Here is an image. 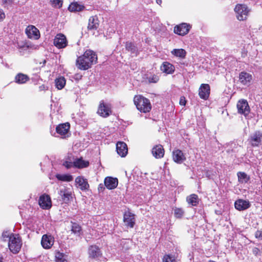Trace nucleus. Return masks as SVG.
<instances>
[{
	"label": "nucleus",
	"instance_id": "1",
	"mask_svg": "<svg viewBox=\"0 0 262 262\" xmlns=\"http://www.w3.org/2000/svg\"><path fill=\"white\" fill-rule=\"evenodd\" d=\"M97 61V56L95 52L91 50H86L82 55L76 59V65L81 70H86L91 68Z\"/></svg>",
	"mask_w": 262,
	"mask_h": 262
},
{
	"label": "nucleus",
	"instance_id": "2",
	"mask_svg": "<svg viewBox=\"0 0 262 262\" xmlns=\"http://www.w3.org/2000/svg\"><path fill=\"white\" fill-rule=\"evenodd\" d=\"M134 103L137 110L141 113H146L151 110V104L148 99L141 95H136L134 97Z\"/></svg>",
	"mask_w": 262,
	"mask_h": 262
},
{
	"label": "nucleus",
	"instance_id": "3",
	"mask_svg": "<svg viewBox=\"0 0 262 262\" xmlns=\"http://www.w3.org/2000/svg\"><path fill=\"white\" fill-rule=\"evenodd\" d=\"M236 18L239 21L246 20L251 12V9L245 4H237L234 9Z\"/></svg>",
	"mask_w": 262,
	"mask_h": 262
},
{
	"label": "nucleus",
	"instance_id": "4",
	"mask_svg": "<svg viewBox=\"0 0 262 262\" xmlns=\"http://www.w3.org/2000/svg\"><path fill=\"white\" fill-rule=\"evenodd\" d=\"M21 246V239L19 234L11 233L8 243L10 251L13 254H17L20 251Z\"/></svg>",
	"mask_w": 262,
	"mask_h": 262
},
{
	"label": "nucleus",
	"instance_id": "5",
	"mask_svg": "<svg viewBox=\"0 0 262 262\" xmlns=\"http://www.w3.org/2000/svg\"><path fill=\"white\" fill-rule=\"evenodd\" d=\"M53 45L58 49H64L67 47L68 41L63 34L58 33L55 36Z\"/></svg>",
	"mask_w": 262,
	"mask_h": 262
},
{
	"label": "nucleus",
	"instance_id": "6",
	"mask_svg": "<svg viewBox=\"0 0 262 262\" xmlns=\"http://www.w3.org/2000/svg\"><path fill=\"white\" fill-rule=\"evenodd\" d=\"M236 107L238 113L245 117L248 116L250 112V108L246 100H239L237 103Z\"/></svg>",
	"mask_w": 262,
	"mask_h": 262
},
{
	"label": "nucleus",
	"instance_id": "7",
	"mask_svg": "<svg viewBox=\"0 0 262 262\" xmlns=\"http://www.w3.org/2000/svg\"><path fill=\"white\" fill-rule=\"evenodd\" d=\"M191 28V26L189 24L182 23L174 27L173 32L179 35L184 36L189 33Z\"/></svg>",
	"mask_w": 262,
	"mask_h": 262
},
{
	"label": "nucleus",
	"instance_id": "8",
	"mask_svg": "<svg viewBox=\"0 0 262 262\" xmlns=\"http://www.w3.org/2000/svg\"><path fill=\"white\" fill-rule=\"evenodd\" d=\"M252 147H258L261 145L262 142V133L260 130H256L250 135L248 139Z\"/></svg>",
	"mask_w": 262,
	"mask_h": 262
},
{
	"label": "nucleus",
	"instance_id": "9",
	"mask_svg": "<svg viewBox=\"0 0 262 262\" xmlns=\"http://www.w3.org/2000/svg\"><path fill=\"white\" fill-rule=\"evenodd\" d=\"M97 113L102 117L106 118L112 113L111 107L101 100L99 103Z\"/></svg>",
	"mask_w": 262,
	"mask_h": 262
},
{
	"label": "nucleus",
	"instance_id": "10",
	"mask_svg": "<svg viewBox=\"0 0 262 262\" xmlns=\"http://www.w3.org/2000/svg\"><path fill=\"white\" fill-rule=\"evenodd\" d=\"M123 222L126 227L134 228L136 223L135 214L129 210L125 211L123 214Z\"/></svg>",
	"mask_w": 262,
	"mask_h": 262
},
{
	"label": "nucleus",
	"instance_id": "11",
	"mask_svg": "<svg viewBox=\"0 0 262 262\" xmlns=\"http://www.w3.org/2000/svg\"><path fill=\"white\" fill-rule=\"evenodd\" d=\"M100 21L97 15L91 16L89 19L87 30L88 31H95L99 27Z\"/></svg>",
	"mask_w": 262,
	"mask_h": 262
},
{
	"label": "nucleus",
	"instance_id": "12",
	"mask_svg": "<svg viewBox=\"0 0 262 262\" xmlns=\"http://www.w3.org/2000/svg\"><path fill=\"white\" fill-rule=\"evenodd\" d=\"M239 81L244 85H249L251 84L252 80V75L245 71H242L239 74Z\"/></svg>",
	"mask_w": 262,
	"mask_h": 262
},
{
	"label": "nucleus",
	"instance_id": "13",
	"mask_svg": "<svg viewBox=\"0 0 262 262\" xmlns=\"http://www.w3.org/2000/svg\"><path fill=\"white\" fill-rule=\"evenodd\" d=\"M210 88L208 84H202L199 90V95L201 99L207 100L209 97Z\"/></svg>",
	"mask_w": 262,
	"mask_h": 262
},
{
	"label": "nucleus",
	"instance_id": "14",
	"mask_svg": "<svg viewBox=\"0 0 262 262\" xmlns=\"http://www.w3.org/2000/svg\"><path fill=\"white\" fill-rule=\"evenodd\" d=\"M70 128V124L69 123L67 122L65 123H61L59 124L56 127V131L58 134L63 136V138H66V137L69 136L68 135V134Z\"/></svg>",
	"mask_w": 262,
	"mask_h": 262
},
{
	"label": "nucleus",
	"instance_id": "15",
	"mask_svg": "<svg viewBox=\"0 0 262 262\" xmlns=\"http://www.w3.org/2000/svg\"><path fill=\"white\" fill-rule=\"evenodd\" d=\"M26 33L28 38L37 39L40 37L39 30L34 26H29L26 29Z\"/></svg>",
	"mask_w": 262,
	"mask_h": 262
},
{
	"label": "nucleus",
	"instance_id": "16",
	"mask_svg": "<svg viewBox=\"0 0 262 262\" xmlns=\"http://www.w3.org/2000/svg\"><path fill=\"white\" fill-rule=\"evenodd\" d=\"M59 195L62 201L65 203H68L72 199V192L71 189L67 187L61 189L59 192Z\"/></svg>",
	"mask_w": 262,
	"mask_h": 262
},
{
	"label": "nucleus",
	"instance_id": "17",
	"mask_svg": "<svg viewBox=\"0 0 262 262\" xmlns=\"http://www.w3.org/2000/svg\"><path fill=\"white\" fill-rule=\"evenodd\" d=\"M104 185L109 190L114 189L118 184V180L116 178L106 177L104 181Z\"/></svg>",
	"mask_w": 262,
	"mask_h": 262
},
{
	"label": "nucleus",
	"instance_id": "18",
	"mask_svg": "<svg viewBox=\"0 0 262 262\" xmlns=\"http://www.w3.org/2000/svg\"><path fill=\"white\" fill-rule=\"evenodd\" d=\"M152 156L156 159H161L164 156L165 150L163 146L158 144L154 146L151 150Z\"/></svg>",
	"mask_w": 262,
	"mask_h": 262
},
{
	"label": "nucleus",
	"instance_id": "19",
	"mask_svg": "<svg viewBox=\"0 0 262 262\" xmlns=\"http://www.w3.org/2000/svg\"><path fill=\"white\" fill-rule=\"evenodd\" d=\"M116 150L121 157H125L128 152L127 145L123 142H118L116 144Z\"/></svg>",
	"mask_w": 262,
	"mask_h": 262
},
{
	"label": "nucleus",
	"instance_id": "20",
	"mask_svg": "<svg viewBox=\"0 0 262 262\" xmlns=\"http://www.w3.org/2000/svg\"><path fill=\"white\" fill-rule=\"evenodd\" d=\"M172 159L177 163H182L186 160V157L184 153L182 150L178 149H174L172 151Z\"/></svg>",
	"mask_w": 262,
	"mask_h": 262
},
{
	"label": "nucleus",
	"instance_id": "21",
	"mask_svg": "<svg viewBox=\"0 0 262 262\" xmlns=\"http://www.w3.org/2000/svg\"><path fill=\"white\" fill-rule=\"evenodd\" d=\"M75 183L78 185L79 188L82 191H85L89 189V184L88 180L82 176H78L75 179Z\"/></svg>",
	"mask_w": 262,
	"mask_h": 262
},
{
	"label": "nucleus",
	"instance_id": "22",
	"mask_svg": "<svg viewBox=\"0 0 262 262\" xmlns=\"http://www.w3.org/2000/svg\"><path fill=\"white\" fill-rule=\"evenodd\" d=\"M234 206L237 210L242 211L249 208L250 207V204L248 201L238 199L235 202Z\"/></svg>",
	"mask_w": 262,
	"mask_h": 262
},
{
	"label": "nucleus",
	"instance_id": "23",
	"mask_svg": "<svg viewBox=\"0 0 262 262\" xmlns=\"http://www.w3.org/2000/svg\"><path fill=\"white\" fill-rule=\"evenodd\" d=\"M88 253L89 257L93 259L98 258L101 255L100 248L96 245L90 246L88 250Z\"/></svg>",
	"mask_w": 262,
	"mask_h": 262
},
{
	"label": "nucleus",
	"instance_id": "24",
	"mask_svg": "<svg viewBox=\"0 0 262 262\" xmlns=\"http://www.w3.org/2000/svg\"><path fill=\"white\" fill-rule=\"evenodd\" d=\"M38 203L41 208L45 209H49V195L42 194L39 199Z\"/></svg>",
	"mask_w": 262,
	"mask_h": 262
},
{
	"label": "nucleus",
	"instance_id": "25",
	"mask_svg": "<svg viewBox=\"0 0 262 262\" xmlns=\"http://www.w3.org/2000/svg\"><path fill=\"white\" fill-rule=\"evenodd\" d=\"M161 70L166 74H171L174 72L175 68L173 64L165 61L161 66Z\"/></svg>",
	"mask_w": 262,
	"mask_h": 262
},
{
	"label": "nucleus",
	"instance_id": "26",
	"mask_svg": "<svg viewBox=\"0 0 262 262\" xmlns=\"http://www.w3.org/2000/svg\"><path fill=\"white\" fill-rule=\"evenodd\" d=\"M90 165V163L88 161H85L83 160L82 157L76 159L73 162V166L75 167L78 168H83L88 167Z\"/></svg>",
	"mask_w": 262,
	"mask_h": 262
},
{
	"label": "nucleus",
	"instance_id": "27",
	"mask_svg": "<svg viewBox=\"0 0 262 262\" xmlns=\"http://www.w3.org/2000/svg\"><path fill=\"white\" fill-rule=\"evenodd\" d=\"M85 6L79 4L78 2H73L71 3L68 7V10L70 12H80L84 10Z\"/></svg>",
	"mask_w": 262,
	"mask_h": 262
},
{
	"label": "nucleus",
	"instance_id": "28",
	"mask_svg": "<svg viewBox=\"0 0 262 262\" xmlns=\"http://www.w3.org/2000/svg\"><path fill=\"white\" fill-rule=\"evenodd\" d=\"M186 201L188 204L192 206H196L199 204L200 199L197 194L193 193L186 198Z\"/></svg>",
	"mask_w": 262,
	"mask_h": 262
},
{
	"label": "nucleus",
	"instance_id": "29",
	"mask_svg": "<svg viewBox=\"0 0 262 262\" xmlns=\"http://www.w3.org/2000/svg\"><path fill=\"white\" fill-rule=\"evenodd\" d=\"M71 231L72 233L78 236H80L82 234L81 226L78 223L71 221Z\"/></svg>",
	"mask_w": 262,
	"mask_h": 262
},
{
	"label": "nucleus",
	"instance_id": "30",
	"mask_svg": "<svg viewBox=\"0 0 262 262\" xmlns=\"http://www.w3.org/2000/svg\"><path fill=\"white\" fill-rule=\"evenodd\" d=\"M29 80V77L24 74L19 73L17 74L15 77V82L18 84H23L26 83Z\"/></svg>",
	"mask_w": 262,
	"mask_h": 262
},
{
	"label": "nucleus",
	"instance_id": "31",
	"mask_svg": "<svg viewBox=\"0 0 262 262\" xmlns=\"http://www.w3.org/2000/svg\"><path fill=\"white\" fill-rule=\"evenodd\" d=\"M237 175L238 182L241 183H247L250 180V177L245 172H238Z\"/></svg>",
	"mask_w": 262,
	"mask_h": 262
},
{
	"label": "nucleus",
	"instance_id": "32",
	"mask_svg": "<svg viewBox=\"0 0 262 262\" xmlns=\"http://www.w3.org/2000/svg\"><path fill=\"white\" fill-rule=\"evenodd\" d=\"M55 83L56 88L58 90H61L64 87L66 80L64 77L61 76L55 79Z\"/></svg>",
	"mask_w": 262,
	"mask_h": 262
},
{
	"label": "nucleus",
	"instance_id": "33",
	"mask_svg": "<svg viewBox=\"0 0 262 262\" xmlns=\"http://www.w3.org/2000/svg\"><path fill=\"white\" fill-rule=\"evenodd\" d=\"M56 177L59 181L63 182H71L73 180V176L70 174H57Z\"/></svg>",
	"mask_w": 262,
	"mask_h": 262
},
{
	"label": "nucleus",
	"instance_id": "34",
	"mask_svg": "<svg viewBox=\"0 0 262 262\" xmlns=\"http://www.w3.org/2000/svg\"><path fill=\"white\" fill-rule=\"evenodd\" d=\"M172 55L176 57L184 58L186 55V52L183 49H174L171 51Z\"/></svg>",
	"mask_w": 262,
	"mask_h": 262
},
{
	"label": "nucleus",
	"instance_id": "35",
	"mask_svg": "<svg viewBox=\"0 0 262 262\" xmlns=\"http://www.w3.org/2000/svg\"><path fill=\"white\" fill-rule=\"evenodd\" d=\"M125 49L127 51L130 52L132 54L136 53L137 52V47L132 42H126Z\"/></svg>",
	"mask_w": 262,
	"mask_h": 262
},
{
	"label": "nucleus",
	"instance_id": "36",
	"mask_svg": "<svg viewBox=\"0 0 262 262\" xmlns=\"http://www.w3.org/2000/svg\"><path fill=\"white\" fill-rule=\"evenodd\" d=\"M55 262H68L64 254L58 251H56L55 252Z\"/></svg>",
	"mask_w": 262,
	"mask_h": 262
},
{
	"label": "nucleus",
	"instance_id": "37",
	"mask_svg": "<svg viewBox=\"0 0 262 262\" xmlns=\"http://www.w3.org/2000/svg\"><path fill=\"white\" fill-rule=\"evenodd\" d=\"M49 235L48 234H44L42 236L41 241V245L42 247L48 249H49Z\"/></svg>",
	"mask_w": 262,
	"mask_h": 262
},
{
	"label": "nucleus",
	"instance_id": "38",
	"mask_svg": "<svg viewBox=\"0 0 262 262\" xmlns=\"http://www.w3.org/2000/svg\"><path fill=\"white\" fill-rule=\"evenodd\" d=\"M184 214V211L181 208L176 207L174 209V215L177 219H181Z\"/></svg>",
	"mask_w": 262,
	"mask_h": 262
},
{
	"label": "nucleus",
	"instance_id": "39",
	"mask_svg": "<svg viewBox=\"0 0 262 262\" xmlns=\"http://www.w3.org/2000/svg\"><path fill=\"white\" fill-rule=\"evenodd\" d=\"M50 3L52 7L60 9L62 7L63 0H50Z\"/></svg>",
	"mask_w": 262,
	"mask_h": 262
},
{
	"label": "nucleus",
	"instance_id": "40",
	"mask_svg": "<svg viewBox=\"0 0 262 262\" xmlns=\"http://www.w3.org/2000/svg\"><path fill=\"white\" fill-rule=\"evenodd\" d=\"M162 262H177L174 256L170 254H165L162 259Z\"/></svg>",
	"mask_w": 262,
	"mask_h": 262
},
{
	"label": "nucleus",
	"instance_id": "41",
	"mask_svg": "<svg viewBox=\"0 0 262 262\" xmlns=\"http://www.w3.org/2000/svg\"><path fill=\"white\" fill-rule=\"evenodd\" d=\"M159 80V77L156 75H152L148 78V81L150 83H157Z\"/></svg>",
	"mask_w": 262,
	"mask_h": 262
},
{
	"label": "nucleus",
	"instance_id": "42",
	"mask_svg": "<svg viewBox=\"0 0 262 262\" xmlns=\"http://www.w3.org/2000/svg\"><path fill=\"white\" fill-rule=\"evenodd\" d=\"M10 234L9 233L8 231H4L2 235L1 239L3 241L5 242L6 241V238L10 237Z\"/></svg>",
	"mask_w": 262,
	"mask_h": 262
},
{
	"label": "nucleus",
	"instance_id": "43",
	"mask_svg": "<svg viewBox=\"0 0 262 262\" xmlns=\"http://www.w3.org/2000/svg\"><path fill=\"white\" fill-rule=\"evenodd\" d=\"M186 103V100L184 96H181L180 98L179 104L182 106H185Z\"/></svg>",
	"mask_w": 262,
	"mask_h": 262
},
{
	"label": "nucleus",
	"instance_id": "44",
	"mask_svg": "<svg viewBox=\"0 0 262 262\" xmlns=\"http://www.w3.org/2000/svg\"><path fill=\"white\" fill-rule=\"evenodd\" d=\"M13 2V0H2V3L4 5H11Z\"/></svg>",
	"mask_w": 262,
	"mask_h": 262
},
{
	"label": "nucleus",
	"instance_id": "45",
	"mask_svg": "<svg viewBox=\"0 0 262 262\" xmlns=\"http://www.w3.org/2000/svg\"><path fill=\"white\" fill-rule=\"evenodd\" d=\"M255 236L257 238L262 239V231L257 230L255 232Z\"/></svg>",
	"mask_w": 262,
	"mask_h": 262
},
{
	"label": "nucleus",
	"instance_id": "46",
	"mask_svg": "<svg viewBox=\"0 0 262 262\" xmlns=\"http://www.w3.org/2000/svg\"><path fill=\"white\" fill-rule=\"evenodd\" d=\"M63 165L67 168H71L73 165V163L69 161H66L63 163Z\"/></svg>",
	"mask_w": 262,
	"mask_h": 262
},
{
	"label": "nucleus",
	"instance_id": "47",
	"mask_svg": "<svg viewBox=\"0 0 262 262\" xmlns=\"http://www.w3.org/2000/svg\"><path fill=\"white\" fill-rule=\"evenodd\" d=\"M5 18V14L4 11L0 9V21H3Z\"/></svg>",
	"mask_w": 262,
	"mask_h": 262
},
{
	"label": "nucleus",
	"instance_id": "48",
	"mask_svg": "<svg viewBox=\"0 0 262 262\" xmlns=\"http://www.w3.org/2000/svg\"><path fill=\"white\" fill-rule=\"evenodd\" d=\"M39 90L40 91H43V90H48V87H46L44 85H42L41 86H39Z\"/></svg>",
	"mask_w": 262,
	"mask_h": 262
},
{
	"label": "nucleus",
	"instance_id": "49",
	"mask_svg": "<svg viewBox=\"0 0 262 262\" xmlns=\"http://www.w3.org/2000/svg\"><path fill=\"white\" fill-rule=\"evenodd\" d=\"M247 51H245V50H244L242 52V57H243V58L247 56Z\"/></svg>",
	"mask_w": 262,
	"mask_h": 262
},
{
	"label": "nucleus",
	"instance_id": "50",
	"mask_svg": "<svg viewBox=\"0 0 262 262\" xmlns=\"http://www.w3.org/2000/svg\"><path fill=\"white\" fill-rule=\"evenodd\" d=\"M0 262H4L3 256L1 254H0Z\"/></svg>",
	"mask_w": 262,
	"mask_h": 262
},
{
	"label": "nucleus",
	"instance_id": "51",
	"mask_svg": "<svg viewBox=\"0 0 262 262\" xmlns=\"http://www.w3.org/2000/svg\"><path fill=\"white\" fill-rule=\"evenodd\" d=\"M75 76H76L77 78H79V79H81L82 77V75H79V74H76L75 75Z\"/></svg>",
	"mask_w": 262,
	"mask_h": 262
},
{
	"label": "nucleus",
	"instance_id": "52",
	"mask_svg": "<svg viewBox=\"0 0 262 262\" xmlns=\"http://www.w3.org/2000/svg\"><path fill=\"white\" fill-rule=\"evenodd\" d=\"M157 3L160 5L161 3H162V1L161 0H157Z\"/></svg>",
	"mask_w": 262,
	"mask_h": 262
},
{
	"label": "nucleus",
	"instance_id": "53",
	"mask_svg": "<svg viewBox=\"0 0 262 262\" xmlns=\"http://www.w3.org/2000/svg\"><path fill=\"white\" fill-rule=\"evenodd\" d=\"M50 208H51L52 207V203H51V200L50 199Z\"/></svg>",
	"mask_w": 262,
	"mask_h": 262
},
{
	"label": "nucleus",
	"instance_id": "54",
	"mask_svg": "<svg viewBox=\"0 0 262 262\" xmlns=\"http://www.w3.org/2000/svg\"><path fill=\"white\" fill-rule=\"evenodd\" d=\"M46 62V60H44L43 61V64H45Z\"/></svg>",
	"mask_w": 262,
	"mask_h": 262
},
{
	"label": "nucleus",
	"instance_id": "55",
	"mask_svg": "<svg viewBox=\"0 0 262 262\" xmlns=\"http://www.w3.org/2000/svg\"><path fill=\"white\" fill-rule=\"evenodd\" d=\"M208 262H216V261L210 260L208 261Z\"/></svg>",
	"mask_w": 262,
	"mask_h": 262
},
{
	"label": "nucleus",
	"instance_id": "56",
	"mask_svg": "<svg viewBox=\"0 0 262 262\" xmlns=\"http://www.w3.org/2000/svg\"><path fill=\"white\" fill-rule=\"evenodd\" d=\"M51 239H51V236H50V243H51Z\"/></svg>",
	"mask_w": 262,
	"mask_h": 262
}]
</instances>
